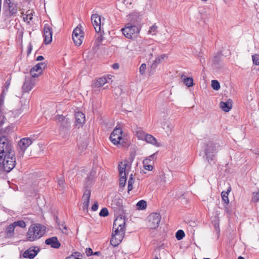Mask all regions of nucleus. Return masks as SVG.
<instances>
[{
    "label": "nucleus",
    "instance_id": "nucleus-59",
    "mask_svg": "<svg viewBox=\"0 0 259 259\" xmlns=\"http://www.w3.org/2000/svg\"><path fill=\"white\" fill-rule=\"evenodd\" d=\"M219 56H215L214 57V58L213 59V61L214 62L217 63L219 61Z\"/></svg>",
    "mask_w": 259,
    "mask_h": 259
},
{
    "label": "nucleus",
    "instance_id": "nucleus-57",
    "mask_svg": "<svg viewBox=\"0 0 259 259\" xmlns=\"http://www.w3.org/2000/svg\"><path fill=\"white\" fill-rule=\"evenodd\" d=\"M24 19H25V17H24ZM26 19L27 20H29V21L31 20L32 19V17L30 16V15H27L26 16Z\"/></svg>",
    "mask_w": 259,
    "mask_h": 259
},
{
    "label": "nucleus",
    "instance_id": "nucleus-38",
    "mask_svg": "<svg viewBox=\"0 0 259 259\" xmlns=\"http://www.w3.org/2000/svg\"><path fill=\"white\" fill-rule=\"evenodd\" d=\"M13 223L14 225V226H15V227H16L17 226H19L21 228H25V227H26L25 222L22 220L15 221Z\"/></svg>",
    "mask_w": 259,
    "mask_h": 259
},
{
    "label": "nucleus",
    "instance_id": "nucleus-16",
    "mask_svg": "<svg viewBox=\"0 0 259 259\" xmlns=\"http://www.w3.org/2000/svg\"><path fill=\"white\" fill-rule=\"evenodd\" d=\"M4 7H8L11 15H15L17 13V4L12 0H5Z\"/></svg>",
    "mask_w": 259,
    "mask_h": 259
},
{
    "label": "nucleus",
    "instance_id": "nucleus-19",
    "mask_svg": "<svg viewBox=\"0 0 259 259\" xmlns=\"http://www.w3.org/2000/svg\"><path fill=\"white\" fill-rule=\"evenodd\" d=\"M75 124L81 126L85 121V115L81 112H77L75 114Z\"/></svg>",
    "mask_w": 259,
    "mask_h": 259
},
{
    "label": "nucleus",
    "instance_id": "nucleus-60",
    "mask_svg": "<svg viewBox=\"0 0 259 259\" xmlns=\"http://www.w3.org/2000/svg\"><path fill=\"white\" fill-rule=\"evenodd\" d=\"M44 59V58L42 56H38L36 58V60L38 61L42 60Z\"/></svg>",
    "mask_w": 259,
    "mask_h": 259
},
{
    "label": "nucleus",
    "instance_id": "nucleus-52",
    "mask_svg": "<svg viewBox=\"0 0 259 259\" xmlns=\"http://www.w3.org/2000/svg\"><path fill=\"white\" fill-rule=\"evenodd\" d=\"M123 3L125 5L128 6V5H131L132 4V2L131 1H129V0H124L123 1Z\"/></svg>",
    "mask_w": 259,
    "mask_h": 259
},
{
    "label": "nucleus",
    "instance_id": "nucleus-61",
    "mask_svg": "<svg viewBox=\"0 0 259 259\" xmlns=\"http://www.w3.org/2000/svg\"><path fill=\"white\" fill-rule=\"evenodd\" d=\"M83 194H87V195H88V194H91V191L90 190H88V189H86L85 190V191L84 192V193Z\"/></svg>",
    "mask_w": 259,
    "mask_h": 259
},
{
    "label": "nucleus",
    "instance_id": "nucleus-12",
    "mask_svg": "<svg viewBox=\"0 0 259 259\" xmlns=\"http://www.w3.org/2000/svg\"><path fill=\"white\" fill-rule=\"evenodd\" d=\"M91 21L96 32L98 33L101 32L103 25V23H101V16L97 14H93L91 16Z\"/></svg>",
    "mask_w": 259,
    "mask_h": 259
},
{
    "label": "nucleus",
    "instance_id": "nucleus-48",
    "mask_svg": "<svg viewBox=\"0 0 259 259\" xmlns=\"http://www.w3.org/2000/svg\"><path fill=\"white\" fill-rule=\"evenodd\" d=\"M85 252L88 256L91 255L93 253V251L91 248H87Z\"/></svg>",
    "mask_w": 259,
    "mask_h": 259
},
{
    "label": "nucleus",
    "instance_id": "nucleus-42",
    "mask_svg": "<svg viewBox=\"0 0 259 259\" xmlns=\"http://www.w3.org/2000/svg\"><path fill=\"white\" fill-rule=\"evenodd\" d=\"M252 58L253 64L259 65V55L255 54L252 55Z\"/></svg>",
    "mask_w": 259,
    "mask_h": 259
},
{
    "label": "nucleus",
    "instance_id": "nucleus-37",
    "mask_svg": "<svg viewBox=\"0 0 259 259\" xmlns=\"http://www.w3.org/2000/svg\"><path fill=\"white\" fill-rule=\"evenodd\" d=\"M211 87L214 90H219L220 89L219 82L217 80H212L211 81Z\"/></svg>",
    "mask_w": 259,
    "mask_h": 259
},
{
    "label": "nucleus",
    "instance_id": "nucleus-10",
    "mask_svg": "<svg viewBox=\"0 0 259 259\" xmlns=\"http://www.w3.org/2000/svg\"><path fill=\"white\" fill-rule=\"evenodd\" d=\"M127 164L126 163L120 162L118 164V170L119 173V187L122 188L124 187L125 185L126 182V172L125 169L126 167Z\"/></svg>",
    "mask_w": 259,
    "mask_h": 259
},
{
    "label": "nucleus",
    "instance_id": "nucleus-58",
    "mask_svg": "<svg viewBox=\"0 0 259 259\" xmlns=\"http://www.w3.org/2000/svg\"><path fill=\"white\" fill-rule=\"evenodd\" d=\"M252 152L259 156V149H254L252 150Z\"/></svg>",
    "mask_w": 259,
    "mask_h": 259
},
{
    "label": "nucleus",
    "instance_id": "nucleus-63",
    "mask_svg": "<svg viewBox=\"0 0 259 259\" xmlns=\"http://www.w3.org/2000/svg\"><path fill=\"white\" fill-rule=\"evenodd\" d=\"M238 259H244V258L242 256H239Z\"/></svg>",
    "mask_w": 259,
    "mask_h": 259
},
{
    "label": "nucleus",
    "instance_id": "nucleus-34",
    "mask_svg": "<svg viewBox=\"0 0 259 259\" xmlns=\"http://www.w3.org/2000/svg\"><path fill=\"white\" fill-rule=\"evenodd\" d=\"M134 183L133 175L131 174L128 181V193L133 189V185Z\"/></svg>",
    "mask_w": 259,
    "mask_h": 259
},
{
    "label": "nucleus",
    "instance_id": "nucleus-33",
    "mask_svg": "<svg viewBox=\"0 0 259 259\" xmlns=\"http://www.w3.org/2000/svg\"><path fill=\"white\" fill-rule=\"evenodd\" d=\"M58 227L63 233L65 234H67L68 233L67 227L64 223H58Z\"/></svg>",
    "mask_w": 259,
    "mask_h": 259
},
{
    "label": "nucleus",
    "instance_id": "nucleus-45",
    "mask_svg": "<svg viewBox=\"0 0 259 259\" xmlns=\"http://www.w3.org/2000/svg\"><path fill=\"white\" fill-rule=\"evenodd\" d=\"M223 201L225 204H228L229 203V199L228 198V195H221Z\"/></svg>",
    "mask_w": 259,
    "mask_h": 259
},
{
    "label": "nucleus",
    "instance_id": "nucleus-64",
    "mask_svg": "<svg viewBox=\"0 0 259 259\" xmlns=\"http://www.w3.org/2000/svg\"><path fill=\"white\" fill-rule=\"evenodd\" d=\"M154 259H159L157 256H156Z\"/></svg>",
    "mask_w": 259,
    "mask_h": 259
},
{
    "label": "nucleus",
    "instance_id": "nucleus-27",
    "mask_svg": "<svg viewBox=\"0 0 259 259\" xmlns=\"http://www.w3.org/2000/svg\"><path fill=\"white\" fill-rule=\"evenodd\" d=\"M15 228L13 223L11 224L6 228L5 232L8 237H12L14 236V232Z\"/></svg>",
    "mask_w": 259,
    "mask_h": 259
},
{
    "label": "nucleus",
    "instance_id": "nucleus-43",
    "mask_svg": "<svg viewBox=\"0 0 259 259\" xmlns=\"http://www.w3.org/2000/svg\"><path fill=\"white\" fill-rule=\"evenodd\" d=\"M155 154L156 153H154V154L151 155L149 157L145 158L144 160H147L148 161H149L148 163L152 164H153V160L155 158Z\"/></svg>",
    "mask_w": 259,
    "mask_h": 259
},
{
    "label": "nucleus",
    "instance_id": "nucleus-20",
    "mask_svg": "<svg viewBox=\"0 0 259 259\" xmlns=\"http://www.w3.org/2000/svg\"><path fill=\"white\" fill-rule=\"evenodd\" d=\"M174 127V124L168 120L164 121L162 123V128L165 130L167 135H169L171 134L172 129Z\"/></svg>",
    "mask_w": 259,
    "mask_h": 259
},
{
    "label": "nucleus",
    "instance_id": "nucleus-35",
    "mask_svg": "<svg viewBox=\"0 0 259 259\" xmlns=\"http://www.w3.org/2000/svg\"><path fill=\"white\" fill-rule=\"evenodd\" d=\"M137 206L139 209H145L147 207V202L144 200H140L137 203Z\"/></svg>",
    "mask_w": 259,
    "mask_h": 259
},
{
    "label": "nucleus",
    "instance_id": "nucleus-25",
    "mask_svg": "<svg viewBox=\"0 0 259 259\" xmlns=\"http://www.w3.org/2000/svg\"><path fill=\"white\" fill-rule=\"evenodd\" d=\"M167 56L165 54H162L161 55L158 56L156 58L155 60L153 61V63L151 65V68L155 69L157 67V65L163 60H164L165 58H166Z\"/></svg>",
    "mask_w": 259,
    "mask_h": 259
},
{
    "label": "nucleus",
    "instance_id": "nucleus-8",
    "mask_svg": "<svg viewBox=\"0 0 259 259\" xmlns=\"http://www.w3.org/2000/svg\"><path fill=\"white\" fill-rule=\"evenodd\" d=\"M161 217L159 213L152 212L147 218V226L151 229H155L158 227L161 221Z\"/></svg>",
    "mask_w": 259,
    "mask_h": 259
},
{
    "label": "nucleus",
    "instance_id": "nucleus-36",
    "mask_svg": "<svg viewBox=\"0 0 259 259\" xmlns=\"http://www.w3.org/2000/svg\"><path fill=\"white\" fill-rule=\"evenodd\" d=\"M148 161H148L147 160H144L143 161L144 167L146 170H152L153 169V166L152 164L148 163Z\"/></svg>",
    "mask_w": 259,
    "mask_h": 259
},
{
    "label": "nucleus",
    "instance_id": "nucleus-15",
    "mask_svg": "<svg viewBox=\"0 0 259 259\" xmlns=\"http://www.w3.org/2000/svg\"><path fill=\"white\" fill-rule=\"evenodd\" d=\"M39 251V249L37 247H31L24 251L23 256L24 258L33 259L36 256Z\"/></svg>",
    "mask_w": 259,
    "mask_h": 259
},
{
    "label": "nucleus",
    "instance_id": "nucleus-44",
    "mask_svg": "<svg viewBox=\"0 0 259 259\" xmlns=\"http://www.w3.org/2000/svg\"><path fill=\"white\" fill-rule=\"evenodd\" d=\"M146 69V64H145V63L142 64L139 68L140 73L142 75L144 74L145 73Z\"/></svg>",
    "mask_w": 259,
    "mask_h": 259
},
{
    "label": "nucleus",
    "instance_id": "nucleus-3",
    "mask_svg": "<svg viewBox=\"0 0 259 259\" xmlns=\"http://www.w3.org/2000/svg\"><path fill=\"white\" fill-rule=\"evenodd\" d=\"M140 21V18L136 15L130 16V22L121 29V31L125 37L132 39L134 35L140 32L141 30Z\"/></svg>",
    "mask_w": 259,
    "mask_h": 259
},
{
    "label": "nucleus",
    "instance_id": "nucleus-41",
    "mask_svg": "<svg viewBox=\"0 0 259 259\" xmlns=\"http://www.w3.org/2000/svg\"><path fill=\"white\" fill-rule=\"evenodd\" d=\"M109 214V212H108V210L107 209V208H103L100 213H99V215L101 216V217H107V215H108Z\"/></svg>",
    "mask_w": 259,
    "mask_h": 259
},
{
    "label": "nucleus",
    "instance_id": "nucleus-13",
    "mask_svg": "<svg viewBox=\"0 0 259 259\" xmlns=\"http://www.w3.org/2000/svg\"><path fill=\"white\" fill-rule=\"evenodd\" d=\"M52 29L48 24H46L44 27V42L48 45L52 41Z\"/></svg>",
    "mask_w": 259,
    "mask_h": 259
},
{
    "label": "nucleus",
    "instance_id": "nucleus-9",
    "mask_svg": "<svg viewBox=\"0 0 259 259\" xmlns=\"http://www.w3.org/2000/svg\"><path fill=\"white\" fill-rule=\"evenodd\" d=\"M32 143V141L30 138H25L21 139L18 143V157H23L25 150Z\"/></svg>",
    "mask_w": 259,
    "mask_h": 259
},
{
    "label": "nucleus",
    "instance_id": "nucleus-5",
    "mask_svg": "<svg viewBox=\"0 0 259 259\" xmlns=\"http://www.w3.org/2000/svg\"><path fill=\"white\" fill-rule=\"evenodd\" d=\"M15 151L12 144L8 138L4 136L0 137V160L7 155H13Z\"/></svg>",
    "mask_w": 259,
    "mask_h": 259
},
{
    "label": "nucleus",
    "instance_id": "nucleus-4",
    "mask_svg": "<svg viewBox=\"0 0 259 259\" xmlns=\"http://www.w3.org/2000/svg\"><path fill=\"white\" fill-rule=\"evenodd\" d=\"M46 227L39 224L31 225L26 234V239L29 241H34L40 238L46 232Z\"/></svg>",
    "mask_w": 259,
    "mask_h": 259
},
{
    "label": "nucleus",
    "instance_id": "nucleus-53",
    "mask_svg": "<svg viewBox=\"0 0 259 259\" xmlns=\"http://www.w3.org/2000/svg\"><path fill=\"white\" fill-rule=\"evenodd\" d=\"M99 33H100V36H99L98 37V40L99 41V42H101L102 41V39H103V38H102V31L101 32H99Z\"/></svg>",
    "mask_w": 259,
    "mask_h": 259
},
{
    "label": "nucleus",
    "instance_id": "nucleus-39",
    "mask_svg": "<svg viewBox=\"0 0 259 259\" xmlns=\"http://www.w3.org/2000/svg\"><path fill=\"white\" fill-rule=\"evenodd\" d=\"M184 236L185 233L183 230H180L177 232L176 237L178 240H181Z\"/></svg>",
    "mask_w": 259,
    "mask_h": 259
},
{
    "label": "nucleus",
    "instance_id": "nucleus-6",
    "mask_svg": "<svg viewBox=\"0 0 259 259\" xmlns=\"http://www.w3.org/2000/svg\"><path fill=\"white\" fill-rule=\"evenodd\" d=\"M123 132L121 128L116 127L111 133L110 139L112 143L118 146H124L125 142L124 139L122 137Z\"/></svg>",
    "mask_w": 259,
    "mask_h": 259
},
{
    "label": "nucleus",
    "instance_id": "nucleus-31",
    "mask_svg": "<svg viewBox=\"0 0 259 259\" xmlns=\"http://www.w3.org/2000/svg\"><path fill=\"white\" fill-rule=\"evenodd\" d=\"M72 35L83 36V32L81 29V26L78 25L73 31Z\"/></svg>",
    "mask_w": 259,
    "mask_h": 259
},
{
    "label": "nucleus",
    "instance_id": "nucleus-1",
    "mask_svg": "<svg viewBox=\"0 0 259 259\" xmlns=\"http://www.w3.org/2000/svg\"><path fill=\"white\" fill-rule=\"evenodd\" d=\"M204 151L206 158L208 162L210 163L214 160L216 154L223 146V142L220 139L213 137L208 141L206 138H204Z\"/></svg>",
    "mask_w": 259,
    "mask_h": 259
},
{
    "label": "nucleus",
    "instance_id": "nucleus-32",
    "mask_svg": "<svg viewBox=\"0 0 259 259\" xmlns=\"http://www.w3.org/2000/svg\"><path fill=\"white\" fill-rule=\"evenodd\" d=\"M57 183L60 190H63L66 186L64 178L62 177L57 179Z\"/></svg>",
    "mask_w": 259,
    "mask_h": 259
},
{
    "label": "nucleus",
    "instance_id": "nucleus-30",
    "mask_svg": "<svg viewBox=\"0 0 259 259\" xmlns=\"http://www.w3.org/2000/svg\"><path fill=\"white\" fill-rule=\"evenodd\" d=\"M72 39L75 45L79 46L82 44L84 37L83 36L72 35Z\"/></svg>",
    "mask_w": 259,
    "mask_h": 259
},
{
    "label": "nucleus",
    "instance_id": "nucleus-21",
    "mask_svg": "<svg viewBox=\"0 0 259 259\" xmlns=\"http://www.w3.org/2000/svg\"><path fill=\"white\" fill-rule=\"evenodd\" d=\"M122 204V199L120 198L119 195H115L113 197L111 201V205L113 207L116 208L119 207Z\"/></svg>",
    "mask_w": 259,
    "mask_h": 259
},
{
    "label": "nucleus",
    "instance_id": "nucleus-7",
    "mask_svg": "<svg viewBox=\"0 0 259 259\" xmlns=\"http://www.w3.org/2000/svg\"><path fill=\"white\" fill-rule=\"evenodd\" d=\"M13 155L4 157L2 158V160H0V164H2L4 170L7 172H10L15 167V153Z\"/></svg>",
    "mask_w": 259,
    "mask_h": 259
},
{
    "label": "nucleus",
    "instance_id": "nucleus-50",
    "mask_svg": "<svg viewBox=\"0 0 259 259\" xmlns=\"http://www.w3.org/2000/svg\"><path fill=\"white\" fill-rule=\"evenodd\" d=\"M32 50V46L30 44L29 45V46H28L27 50V53L28 55H29L30 53H31Z\"/></svg>",
    "mask_w": 259,
    "mask_h": 259
},
{
    "label": "nucleus",
    "instance_id": "nucleus-56",
    "mask_svg": "<svg viewBox=\"0 0 259 259\" xmlns=\"http://www.w3.org/2000/svg\"><path fill=\"white\" fill-rule=\"evenodd\" d=\"M66 259H80L78 257L75 256L74 255H71L67 257Z\"/></svg>",
    "mask_w": 259,
    "mask_h": 259
},
{
    "label": "nucleus",
    "instance_id": "nucleus-18",
    "mask_svg": "<svg viewBox=\"0 0 259 259\" xmlns=\"http://www.w3.org/2000/svg\"><path fill=\"white\" fill-rule=\"evenodd\" d=\"M45 243L50 245L51 247L56 249L59 248L61 246V244L56 237H52L47 239L45 240Z\"/></svg>",
    "mask_w": 259,
    "mask_h": 259
},
{
    "label": "nucleus",
    "instance_id": "nucleus-51",
    "mask_svg": "<svg viewBox=\"0 0 259 259\" xmlns=\"http://www.w3.org/2000/svg\"><path fill=\"white\" fill-rule=\"evenodd\" d=\"M252 200L254 202H257L259 200V195H254L252 198Z\"/></svg>",
    "mask_w": 259,
    "mask_h": 259
},
{
    "label": "nucleus",
    "instance_id": "nucleus-26",
    "mask_svg": "<svg viewBox=\"0 0 259 259\" xmlns=\"http://www.w3.org/2000/svg\"><path fill=\"white\" fill-rule=\"evenodd\" d=\"M90 195H83L82 200L83 201L82 209L83 211H88L90 200Z\"/></svg>",
    "mask_w": 259,
    "mask_h": 259
},
{
    "label": "nucleus",
    "instance_id": "nucleus-14",
    "mask_svg": "<svg viewBox=\"0 0 259 259\" xmlns=\"http://www.w3.org/2000/svg\"><path fill=\"white\" fill-rule=\"evenodd\" d=\"M34 85V79L33 77L26 76L25 81L23 83L22 89L23 92L28 93L30 91Z\"/></svg>",
    "mask_w": 259,
    "mask_h": 259
},
{
    "label": "nucleus",
    "instance_id": "nucleus-47",
    "mask_svg": "<svg viewBox=\"0 0 259 259\" xmlns=\"http://www.w3.org/2000/svg\"><path fill=\"white\" fill-rule=\"evenodd\" d=\"M231 190V187L230 185H229V186L228 187V188H227V190L226 191H223L222 192H221V195H223V194H229V193L230 192Z\"/></svg>",
    "mask_w": 259,
    "mask_h": 259
},
{
    "label": "nucleus",
    "instance_id": "nucleus-54",
    "mask_svg": "<svg viewBox=\"0 0 259 259\" xmlns=\"http://www.w3.org/2000/svg\"><path fill=\"white\" fill-rule=\"evenodd\" d=\"M104 77L107 78V80L108 81V82H109V80H111L112 77H113L112 75L108 74L106 76H104Z\"/></svg>",
    "mask_w": 259,
    "mask_h": 259
},
{
    "label": "nucleus",
    "instance_id": "nucleus-17",
    "mask_svg": "<svg viewBox=\"0 0 259 259\" xmlns=\"http://www.w3.org/2000/svg\"><path fill=\"white\" fill-rule=\"evenodd\" d=\"M55 120L61 123V127L63 128L69 130L70 126V122L68 118L62 115H57L55 117Z\"/></svg>",
    "mask_w": 259,
    "mask_h": 259
},
{
    "label": "nucleus",
    "instance_id": "nucleus-22",
    "mask_svg": "<svg viewBox=\"0 0 259 259\" xmlns=\"http://www.w3.org/2000/svg\"><path fill=\"white\" fill-rule=\"evenodd\" d=\"M144 140L146 142L150 143L153 145H155L157 147H159L160 146V144L157 142L156 138L150 134H146Z\"/></svg>",
    "mask_w": 259,
    "mask_h": 259
},
{
    "label": "nucleus",
    "instance_id": "nucleus-46",
    "mask_svg": "<svg viewBox=\"0 0 259 259\" xmlns=\"http://www.w3.org/2000/svg\"><path fill=\"white\" fill-rule=\"evenodd\" d=\"M98 208V203L96 201L92 206V210L94 211L97 210Z\"/></svg>",
    "mask_w": 259,
    "mask_h": 259
},
{
    "label": "nucleus",
    "instance_id": "nucleus-28",
    "mask_svg": "<svg viewBox=\"0 0 259 259\" xmlns=\"http://www.w3.org/2000/svg\"><path fill=\"white\" fill-rule=\"evenodd\" d=\"M135 133L138 139L144 140L146 133L141 127H137L135 130Z\"/></svg>",
    "mask_w": 259,
    "mask_h": 259
},
{
    "label": "nucleus",
    "instance_id": "nucleus-24",
    "mask_svg": "<svg viewBox=\"0 0 259 259\" xmlns=\"http://www.w3.org/2000/svg\"><path fill=\"white\" fill-rule=\"evenodd\" d=\"M232 101L230 100H228L227 102H221L220 103V107L225 112H228L232 108Z\"/></svg>",
    "mask_w": 259,
    "mask_h": 259
},
{
    "label": "nucleus",
    "instance_id": "nucleus-2",
    "mask_svg": "<svg viewBox=\"0 0 259 259\" xmlns=\"http://www.w3.org/2000/svg\"><path fill=\"white\" fill-rule=\"evenodd\" d=\"M125 220L122 217H118L114 221L110 240L112 246H117L122 240L125 234Z\"/></svg>",
    "mask_w": 259,
    "mask_h": 259
},
{
    "label": "nucleus",
    "instance_id": "nucleus-23",
    "mask_svg": "<svg viewBox=\"0 0 259 259\" xmlns=\"http://www.w3.org/2000/svg\"><path fill=\"white\" fill-rule=\"evenodd\" d=\"M108 82L107 78L105 77H101L98 78L94 82V85L95 87L100 88L104 85L106 83Z\"/></svg>",
    "mask_w": 259,
    "mask_h": 259
},
{
    "label": "nucleus",
    "instance_id": "nucleus-62",
    "mask_svg": "<svg viewBox=\"0 0 259 259\" xmlns=\"http://www.w3.org/2000/svg\"><path fill=\"white\" fill-rule=\"evenodd\" d=\"M169 176V175L167 174V175H165L164 174V176H163V179H164V181H166V179H167V177Z\"/></svg>",
    "mask_w": 259,
    "mask_h": 259
},
{
    "label": "nucleus",
    "instance_id": "nucleus-11",
    "mask_svg": "<svg viewBox=\"0 0 259 259\" xmlns=\"http://www.w3.org/2000/svg\"><path fill=\"white\" fill-rule=\"evenodd\" d=\"M46 67L47 64L45 62L37 63L30 69L31 76L33 78L38 77L42 73L43 69Z\"/></svg>",
    "mask_w": 259,
    "mask_h": 259
},
{
    "label": "nucleus",
    "instance_id": "nucleus-55",
    "mask_svg": "<svg viewBox=\"0 0 259 259\" xmlns=\"http://www.w3.org/2000/svg\"><path fill=\"white\" fill-rule=\"evenodd\" d=\"M113 68L114 69H117L119 68V64L118 63H114L112 65Z\"/></svg>",
    "mask_w": 259,
    "mask_h": 259
},
{
    "label": "nucleus",
    "instance_id": "nucleus-29",
    "mask_svg": "<svg viewBox=\"0 0 259 259\" xmlns=\"http://www.w3.org/2000/svg\"><path fill=\"white\" fill-rule=\"evenodd\" d=\"M181 77L183 78V82L186 86L190 87L193 85V79L192 77H185L184 75H182Z\"/></svg>",
    "mask_w": 259,
    "mask_h": 259
},
{
    "label": "nucleus",
    "instance_id": "nucleus-40",
    "mask_svg": "<svg viewBox=\"0 0 259 259\" xmlns=\"http://www.w3.org/2000/svg\"><path fill=\"white\" fill-rule=\"evenodd\" d=\"M157 28V26L155 24H154L151 27H150V29L148 31V33L152 35L155 34Z\"/></svg>",
    "mask_w": 259,
    "mask_h": 259
},
{
    "label": "nucleus",
    "instance_id": "nucleus-49",
    "mask_svg": "<svg viewBox=\"0 0 259 259\" xmlns=\"http://www.w3.org/2000/svg\"><path fill=\"white\" fill-rule=\"evenodd\" d=\"M183 196L184 195H181L180 197H179L178 199L181 202L185 203L187 202V200Z\"/></svg>",
    "mask_w": 259,
    "mask_h": 259
}]
</instances>
